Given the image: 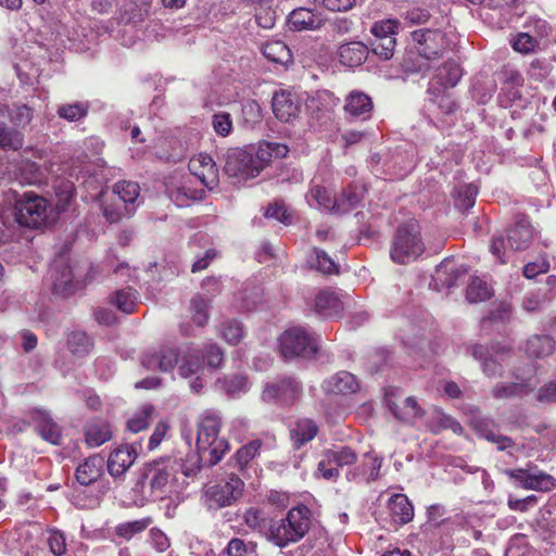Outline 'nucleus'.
<instances>
[{
  "instance_id": "62",
  "label": "nucleus",
  "mask_w": 556,
  "mask_h": 556,
  "mask_svg": "<svg viewBox=\"0 0 556 556\" xmlns=\"http://www.w3.org/2000/svg\"><path fill=\"white\" fill-rule=\"evenodd\" d=\"M75 197L74 187L71 182H63L56 191V210L66 212Z\"/></svg>"
},
{
  "instance_id": "29",
  "label": "nucleus",
  "mask_w": 556,
  "mask_h": 556,
  "mask_svg": "<svg viewBox=\"0 0 556 556\" xmlns=\"http://www.w3.org/2000/svg\"><path fill=\"white\" fill-rule=\"evenodd\" d=\"M387 405L396 419L406 424H412L424 415V410L413 396L406 397L403 406H400L391 399H387Z\"/></svg>"
},
{
  "instance_id": "21",
  "label": "nucleus",
  "mask_w": 556,
  "mask_h": 556,
  "mask_svg": "<svg viewBox=\"0 0 556 556\" xmlns=\"http://www.w3.org/2000/svg\"><path fill=\"white\" fill-rule=\"evenodd\" d=\"M167 194L177 206L186 207L192 202L204 199L205 190L193 187L192 181L187 179L179 185H170L167 187Z\"/></svg>"
},
{
  "instance_id": "32",
  "label": "nucleus",
  "mask_w": 556,
  "mask_h": 556,
  "mask_svg": "<svg viewBox=\"0 0 556 556\" xmlns=\"http://www.w3.org/2000/svg\"><path fill=\"white\" fill-rule=\"evenodd\" d=\"M94 345L93 339L85 331L75 330L67 334L66 346L71 354L84 358L90 354Z\"/></svg>"
},
{
  "instance_id": "12",
  "label": "nucleus",
  "mask_w": 556,
  "mask_h": 556,
  "mask_svg": "<svg viewBox=\"0 0 556 556\" xmlns=\"http://www.w3.org/2000/svg\"><path fill=\"white\" fill-rule=\"evenodd\" d=\"M224 170L229 177L243 180L257 176L252 167V152L240 148H231L227 151Z\"/></svg>"
},
{
  "instance_id": "55",
  "label": "nucleus",
  "mask_w": 556,
  "mask_h": 556,
  "mask_svg": "<svg viewBox=\"0 0 556 556\" xmlns=\"http://www.w3.org/2000/svg\"><path fill=\"white\" fill-rule=\"evenodd\" d=\"M112 303L119 311L130 314L136 306V293L131 289L117 290L112 298Z\"/></svg>"
},
{
  "instance_id": "44",
  "label": "nucleus",
  "mask_w": 556,
  "mask_h": 556,
  "mask_svg": "<svg viewBox=\"0 0 556 556\" xmlns=\"http://www.w3.org/2000/svg\"><path fill=\"white\" fill-rule=\"evenodd\" d=\"M18 238L17 226L12 220L8 208L0 205V245L17 240Z\"/></svg>"
},
{
  "instance_id": "4",
  "label": "nucleus",
  "mask_w": 556,
  "mask_h": 556,
  "mask_svg": "<svg viewBox=\"0 0 556 556\" xmlns=\"http://www.w3.org/2000/svg\"><path fill=\"white\" fill-rule=\"evenodd\" d=\"M13 206L7 207L12 220L20 228L39 229L46 225L49 215L48 201L35 192L25 191L20 194L11 190Z\"/></svg>"
},
{
  "instance_id": "16",
  "label": "nucleus",
  "mask_w": 556,
  "mask_h": 556,
  "mask_svg": "<svg viewBox=\"0 0 556 556\" xmlns=\"http://www.w3.org/2000/svg\"><path fill=\"white\" fill-rule=\"evenodd\" d=\"M366 188L362 184H351L342 192L333 198L331 212L336 214H346L358 206L364 199Z\"/></svg>"
},
{
  "instance_id": "8",
  "label": "nucleus",
  "mask_w": 556,
  "mask_h": 556,
  "mask_svg": "<svg viewBox=\"0 0 556 556\" xmlns=\"http://www.w3.org/2000/svg\"><path fill=\"white\" fill-rule=\"evenodd\" d=\"M244 491V482L235 473L226 480L207 485L203 492L204 504L208 510H218L233 505Z\"/></svg>"
},
{
  "instance_id": "39",
  "label": "nucleus",
  "mask_w": 556,
  "mask_h": 556,
  "mask_svg": "<svg viewBox=\"0 0 556 556\" xmlns=\"http://www.w3.org/2000/svg\"><path fill=\"white\" fill-rule=\"evenodd\" d=\"M155 407L152 404H143L127 421V429L132 433H138L147 429L153 421Z\"/></svg>"
},
{
  "instance_id": "48",
  "label": "nucleus",
  "mask_w": 556,
  "mask_h": 556,
  "mask_svg": "<svg viewBox=\"0 0 556 556\" xmlns=\"http://www.w3.org/2000/svg\"><path fill=\"white\" fill-rule=\"evenodd\" d=\"M114 193L126 204H135L140 194V187L135 181L121 180L113 187Z\"/></svg>"
},
{
  "instance_id": "17",
  "label": "nucleus",
  "mask_w": 556,
  "mask_h": 556,
  "mask_svg": "<svg viewBox=\"0 0 556 556\" xmlns=\"http://www.w3.org/2000/svg\"><path fill=\"white\" fill-rule=\"evenodd\" d=\"M271 106L275 116L285 123L295 118L300 113L296 96L286 90L275 92Z\"/></svg>"
},
{
  "instance_id": "53",
  "label": "nucleus",
  "mask_w": 556,
  "mask_h": 556,
  "mask_svg": "<svg viewBox=\"0 0 556 556\" xmlns=\"http://www.w3.org/2000/svg\"><path fill=\"white\" fill-rule=\"evenodd\" d=\"M554 485L555 479L551 475H547L543 471L532 472L529 470V476L525 488L529 490L548 491Z\"/></svg>"
},
{
  "instance_id": "57",
  "label": "nucleus",
  "mask_w": 556,
  "mask_h": 556,
  "mask_svg": "<svg viewBox=\"0 0 556 556\" xmlns=\"http://www.w3.org/2000/svg\"><path fill=\"white\" fill-rule=\"evenodd\" d=\"M396 38H388L380 41H370L371 51L380 60L388 61L394 55Z\"/></svg>"
},
{
  "instance_id": "30",
  "label": "nucleus",
  "mask_w": 556,
  "mask_h": 556,
  "mask_svg": "<svg viewBox=\"0 0 556 556\" xmlns=\"http://www.w3.org/2000/svg\"><path fill=\"white\" fill-rule=\"evenodd\" d=\"M318 433L317 424L309 418H300L290 430V438L296 448L312 441Z\"/></svg>"
},
{
  "instance_id": "20",
  "label": "nucleus",
  "mask_w": 556,
  "mask_h": 556,
  "mask_svg": "<svg viewBox=\"0 0 556 556\" xmlns=\"http://www.w3.org/2000/svg\"><path fill=\"white\" fill-rule=\"evenodd\" d=\"M372 110L371 98L363 91L353 90L345 98L344 111L352 118L367 121L370 118Z\"/></svg>"
},
{
  "instance_id": "35",
  "label": "nucleus",
  "mask_w": 556,
  "mask_h": 556,
  "mask_svg": "<svg viewBox=\"0 0 556 556\" xmlns=\"http://www.w3.org/2000/svg\"><path fill=\"white\" fill-rule=\"evenodd\" d=\"M465 274V268L455 267L450 258H445L435 267L434 279L451 289L457 285V279Z\"/></svg>"
},
{
  "instance_id": "5",
  "label": "nucleus",
  "mask_w": 556,
  "mask_h": 556,
  "mask_svg": "<svg viewBox=\"0 0 556 556\" xmlns=\"http://www.w3.org/2000/svg\"><path fill=\"white\" fill-rule=\"evenodd\" d=\"M426 250L421 236V227L415 219L400 225L393 236L390 257L401 265L416 261Z\"/></svg>"
},
{
  "instance_id": "15",
  "label": "nucleus",
  "mask_w": 556,
  "mask_h": 556,
  "mask_svg": "<svg viewBox=\"0 0 556 556\" xmlns=\"http://www.w3.org/2000/svg\"><path fill=\"white\" fill-rule=\"evenodd\" d=\"M29 422L35 425V431L47 442L59 445L61 444V430L50 415L41 409L34 408L28 413Z\"/></svg>"
},
{
  "instance_id": "31",
  "label": "nucleus",
  "mask_w": 556,
  "mask_h": 556,
  "mask_svg": "<svg viewBox=\"0 0 556 556\" xmlns=\"http://www.w3.org/2000/svg\"><path fill=\"white\" fill-rule=\"evenodd\" d=\"M321 22V18L305 8L293 10L288 18L290 28L296 31L320 28Z\"/></svg>"
},
{
  "instance_id": "59",
  "label": "nucleus",
  "mask_w": 556,
  "mask_h": 556,
  "mask_svg": "<svg viewBox=\"0 0 556 556\" xmlns=\"http://www.w3.org/2000/svg\"><path fill=\"white\" fill-rule=\"evenodd\" d=\"M181 351L175 348H162L159 351L160 370L170 371L179 363Z\"/></svg>"
},
{
  "instance_id": "36",
  "label": "nucleus",
  "mask_w": 556,
  "mask_h": 556,
  "mask_svg": "<svg viewBox=\"0 0 556 556\" xmlns=\"http://www.w3.org/2000/svg\"><path fill=\"white\" fill-rule=\"evenodd\" d=\"M311 268L316 269L323 275H338L339 264H337L327 252L321 249L313 248L307 258Z\"/></svg>"
},
{
  "instance_id": "34",
  "label": "nucleus",
  "mask_w": 556,
  "mask_h": 556,
  "mask_svg": "<svg viewBox=\"0 0 556 556\" xmlns=\"http://www.w3.org/2000/svg\"><path fill=\"white\" fill-rule=\"evenodd\" d=\"M518 380L517 382L509 383H496L491 394L496 400H509L514 397L522 396L528 392L529 383L526 379H520L516 374H513Z\"/></svg>"
},
{
  "instance_id": "28",
  "label": "nucleus",
  "mask_w": 556,
  "mask_h": 556,
  "mask_svg": "<svg viewBox=\"0 0 556 556\" xmlns=\"http://www.w3.org/2000/svg\"><path fill=\"white\" fill-rule=\"evenodd\" d=\"M195 163H199L202 167L201 172H194V175L201 180V182L208 189L212 190L218 185V169L213 157L208 154H200L194 161H191L190 167L195 169Z\"/></svg>"
},
{
  "instance_id": "46",
  "label": "nucleus",
  "mask_w": 556,
  "mask_h": 556,
  "mask_svg": "<svg viewBox=\"0 0 556 556\" xmlns=\"http://www.w3.org/2000/svg\"><path fill=\"white\" fill-rule=\"evenodd\" d=\"M220 336L231 345H237L244 337L243 324L238 319H227L220 324Z\"/></svg>"
},
{
  "instance_id": "40",
  "label": "nucleus",
  "mask_w": 556,
  "mask_h": 556,
  "mask_svg": "<svg viewBox=\"0 0 556 556\" xmlns=\"http://www.w3.org/2000/svg\"><path fill=\"white\" fill-rule=\"evenodd\" d=\"M478 194V187L473 184L459 185L454 192V205L458 211L467 212L473 207Z\"/></svg>"
},
{
  "instance_id": "41",
  "label": "nucleus",
  "mask_w": 556,
  "mask_h": 556,
  "mask_svg": "<svg viewBox=\"0 0 556 556\" xmlns=\"http://www.w3.org/2000/svg\"><path fill=\"white\" fill-rule=\"evenodd\" d=\"M16 178L22 185H37L43 179L40 166L29 160H23L15 172Z\"/></svg>"
},
{
  "instance_id": "7",
  "label": "nucleus",
  "mask_w": 556,
  "mask_h": 556,
  "mask_svg": "<svg viewBox=\"0 0 556 556\" xmlns=\"http://www.w3.org/2000/svg\"><path fill=\"white\" fill-rule=\"evenodd\" d=\"M281 355L287 361L312 359L319 350L317 337L302 327L286 330L279 338Z\"/></svg>"
},
{
  "instance_id": "43",
  "label": "nucleus",
  "mask_w": 556,
  "mask_h": 556,
  "mask_svg": "<svg viewBox=\"0 0 556 556\" xmlns=\"http://www.w3.org/2000/svg\"><path fill=\"white\" fill-rule=\"evenodd\" d=\"M493 292L486 281L479 277H472L466 289V298L470 303L489 300Z\"/></svg>"
},
{
  "instance_id": "25",
  "label": "nucleus",
  "mask_w": 556,
  "mask_h": 556,
  "mask_svg": "<svg viewBox=\"0 0 556 556\" xmlns=\"http://www.w3.org/2000/svg\"><path fill=\"white\" fill-rule=\"evenodd\" d=\"M85 442L89 447H98L112 438L111 426L102 419H91L84 427Z\"/></svg>"
},
{
  "instance_id": "47",
  "label": "nucleus",
  "mask_w": 556,
  "mask_h": 556,
  "mask_svg": "<svg viewBox=\"0 0 556 556\" xmlns=\"http://www.w3.org/2000/svg\"><path fill=\"white\" fill-rule=\"evenodd\" d=\"M273 518H265L262 513L256 508H249L244 514V521L249 528L257 531L263 538H267L268 528L270 527Z\"/></svg>"
},
{
  "instance_id": "1",
  "label": "nucleus",
  "mask_w": 556,
  "mask_h": 556,
  "mask_svg": "<svg viewBox=\"0 0 556 556\" xmlns=\"http://www.w3.org/2000/svg\"><path fill=\"white\" fill-rule=\"evenodd\" d=\"M410 39L400 63L405 73H428L452 51V40L440 28L415 29L410 33Z\"/></svg>"
},
{
  "instance_id": "51",
  "label": "nucleus",
  "mask_w": 556,
  "mask_h": 556,
  "mask_svg": "<svg viewBox=\"0 0 556 556\" xmlns=\"http://www.w3.org/2000/svg\"><path fill=\"white\" fill-rule=\"evenodd\" d=\"M263 442L261 440H253L245 445L241 446L235 454V460L240 470L258 454Z\"/></svg>"
},
{
  "instance_id": "60",
  "label": "nucleus",
  "mask_w": 556,
  "mask_h": 556,
  "mask_svg": "<svg viewBox=\"0 0 556 556\" xmlns=\"http://www.w3.org/2000/svg\"><path fill=\"white\" fill-rule=\"evenodd\" d=\"M510 42L515 51L523 54L534 52L539 46V40L528 33H519Z\"/></svg>"
},
{
  "instance_id": "22",
  "label": "nucleus",
  "mask_w": 556,
  "mask_h": 556,
  "mask_svg": "<svg viewBox=\"0 0 556 556\" xmlns=\"http://www.w3.org/2000/svg\"><path fill=\"white\" fill-rule=\"evenodd\" d=\"M337 54L342 65L357 67L367 60L369 48L362 41H349L338 48Z\"/></svg>"
},
{
  "instance_id": "2",
  "label": "nucleus",
  "mask_w": 556,
  "mask_h": 556,
  "mask_svg": "<svg viewBox=\"0 0 556 556\" xmlns=\"http://www.w3.org/2000/svg\"><path fill=\"white\" fill-rule=\"evenodd\" d=\"M176 473L177 464H170V460H155L146 464L139 470L134 490L140 493L142 501L162 500L172 491Z\"/></svg>"
},
{
  "instance_id": "23",
  "label": "nucleus",
  "mask_w": 556,
  "mask_h": 556,
  "mask_svg": "<svg viewBox=\"0 0 556 556\" xmlns=\"http://www.w3.org/2000/svg\"><path fill=\"white\" fill-rule=\"evenodd\" d=\"M288 153V148L285 144L274 142H261L255 151L252 153V167L258 175L273 157H283Z\"/></svg>"
},
{
  "instance_id": "26",
  "label": "nucleus",
  "mask_w": 556,
  "mask_h": 556,
  "mask_svg": "<svg viewBox=\"0 0 556 556\" xmlns=\"http://www.w3.org/2000/svg\"><path fill=\"white\" fill-rule=\"evenodd\" d=\"M314 311L320 317L331 318L340 314L342 302L334 292L321 290L315 296Z\"/></svg>"
},
{
  "instance_id": "18",
  "label": "nucleus",
  "mask_w": 556,
  "mask_h": 556,
  "mask_svg": "<svg viewBox=\"0 0 556 556\" xmlns=\"http://www.w3.org/2000/svg\"><path fill=\"white\" fill-rule=\"evenodd\" d=\"M105 460L99 454H93L80 463L75 470L76 481L84 486L98 481L104 472Z\"/></svg>"
},
{
  "instance_id": "11",
  "label": "nucleus",
  "mask_w": 556,
  "mask_h": 556,
  "mask_svg": "<svg viewBox=\"0 0 556 556\" xmlns=\"http://www.w3.org/2000/svg\"><path fill=\"white\" fill-rule=\"evenodd\" d=\"M50 276L54 293L61 296L73 294L81 285V281L64 258L54 261L50 268Z\"/></svg>"
},
{
  "instance_id": "38",
  "label": "nucleus",
  "mask_w": 556,
  "mask_h": 556,
  "mask_svg": "<svg viewBox=\"0 0 556 556\" xmlns=\"http://www.w3.org/2000/svg\"><path fill=\"white\" fill-rule=\"evenodd\" d=\"M555 342L549 336H533L526 343V353L530 357L542 358L553 353Z\"/></svg>"
},
{
  "instance_id": "58",
  "label": "nucleus",
  "mask_w": 556,
  "mask_h": 556,
  "mask_svg": "<svg viewBox=\"0 0 556 556\" xmlns=\"http://www.w3.org/2000/svg\"><path fill=\"white\" fill-rule=\"evenodd\" d=\"M205 457V454H193L188 457L186 462H182V459H174L170 460V464H177V471L181 470V472L186 477H192L195 476L200 469V462Z\"/></svg>"
},
{
  "instance_id": "13",
  "label": "nucleus",
  "mask_w": 556,
  "mask_h": 556,
  "mask_svg": "<svg viewBox=\"0 0 556 556\" xmlns=\"http://www.w3.org/2000/svg\"><path fill=\"white\" fill-rule=\"evenodd\" d=\"M536 233L529 217L520 214L516 216L514 224L507 228V243L514 251H523L531 245Z\"/></svg>"
},
{
  "instance_id": "10",
  "label": "nucleus",
  "mask_w": 556,
  "mask_h": 556,
  "mask_svg": "<svg viewBox=\"0 0 556 556\" xmlns=\"http://www.w3.org/2000/svg\"><path fill=\"white\" fill-rule=\"evenodd\" d=\"M302 394V383L293 376L282 375L264 384L262 400L280 406H291Z\"/></svg>"
},
{
  "instance_id": "63",
  "label": "nucleus",
  "mask_w": 556,
  "mask_h": 556,
  "mask_svg": "<svg viewBox=\"0 0 556 556\" xmlns=\"http://www.w3.org/2000/svg\"><path fill=\"white\" fill-rule=\"evenodd\" d=\"M255 13V21L257 25L264 29H271L276 23V12L270 7H257Z\"/></svg>"
},
{
  "instance_id": "6",
  "label": "nucleus",
  "mask_w": 556,
  "mask_h": 556,
  "mask_svg": "<svg viewBox=\"0 0 556 556\" xmlns=\"http://www.w3.org/2000/svg\"><path fill=\"white\" fill-rule=\"evenodd\" d=\"M220 417L213 412H206L199 425L197 447L199 453L208 454V466L216 465L228 450V442L218 437Z\"/></svg>"
},
{
  "instance_id": "56",
  "label": "nucleus",
  "mask_w": 556,
  "mask_h": 556,
  "mask_svg": "<svg viewBox=\"0 0 556 556\" xmlns=\"http://www.w3.org/2000/svg\"><path fill=\"white\" fill-rule=\"evenodd\" d=\"M471 427L479 437L486 441L494 439V434L497 432L495 422L490 418L473 417Z\"/></svg>"
},
{
  "instance_id": "24",
  "label": "nucleus",
  "mask_w": 556,
  "mask_h": 556,
  "mask_svg": "<svg viewBox=\"0 0 556 556\" xmlns=\"http://www.w3.org/2000/svg\"><path fill=\"white\" fill-rule=\"evenodd\" d=\"M388 509L392 522L395 526H403L414 518V507L405 494H394L388 501Z\"/></svg>"
},
{
  "instance_id": "54",
  "label": "nucleus",
  "mask_w": 556,
  "mask_h": 556,
  "mask_svg": "<svg viewBox=\"0 0 556 556\" xmlns=\"http://www.w3.org/2000/svg\"><path fill=\"white\" fill-rule=\"evenodd\" d=\"M210 303L201 295H195L191 299L192 320L199 326L203 327L208 320Z\"/></svg>"
},
{
  "instance_id": "37",
  "label": "nucleus",
  "mask_w": 556,
  "mask_h": 556,
  "mask_svg": "<svg viewBox=\"0 0 556 556\" xmlns=\"http://www.w3.org/2000/svg\"><path fill=\"white\" fill-rule=\"evenodd\" d=\"M263 55L270 62L287 65L292 62V53L289 47L281 40L265 43L262 48Z\"/></svg>"
},
{
  "instance_id": "9",
  "label": "nucleus",
  "mask_w": 556,
  "mask_h": 556,
  "mask_svg": "<svg viewBox=\"0 0 556 556\" xmlns=\"http://www.w3.org/2000/svg\"><path fill=\"white\" fill-rule=\"evenodd\" d=\"M467 353L480 363L482 372L489 378L502 377L504 362L510 356V348L498 342L490 345L473 344L467 348Z\"/></svg>"
},
{
  "instance_id": "14",
  "label": "nucleus",
  "mask_w": 556,
  "mask_h": 556,
  "mask_svg": "<svg viewBox=\"0 0 556 556\" xmlns=\"http://www.w3.org/2000/svg\"><path fill=\"white\" fill-rule=\"evenodd\" d=\"M137 456V450L132 445L124 444L113 450L105 463L110 476L115 481H123Z\"/></svg>"
},
{
  "instance_id": "33",
  "label": "nucleus",
  "mask_w": 556,
  "mask_h": 556,
  "mask_svg": "<svg viewBox=\"0 0 556 556\" xmlns=\"http://www.w3.org/2000/svg\"><path fill=\"white\" fill-rule=\"evenodd\" d=\"M203 369V361L201 352L198 349L188 348L181 351V355L178 363V374L182 378H189L193 375H198Z\"/></svg>"
},
{
  "instance_id": "3",
  "label": "nucleus",
  "mask_w": 556,
  "mask_h": 556,
  "mask_svg": "<svg viewBox=\"0 0 556 556\" xmlns=\"http://www.w3.org/2000/svg\"><path fill=\"white\" fill-rule=\"evenodd\" d=\"M311 528V510L302 505L291 508L286 517L273 518L266 540L279 548L301 541Z\"/></svg>"
},
{
  "instance_id": "52",
  "label": "nucleus",
  "mask_w": 556,
  "mask_h": 556,
  "mask_svg": "<svg viewBox=\"0 0 556 556\" xmlns=\"http://www.w3.org/2000/svg\"><path fill=\"white\" fill-rule=\"evenodd\" d=\"M23 146V136L20 131L10 129L4 124H0V148L17 151Z\"/></svg>"
},
{
  "instance_id": "49",
  "label": "nucleus",
  "mask_w": 556,
  "mask_h": 556,
  "mask_svg": "<svg viewBox=\"0 0 556 556\" xmlns=\"http://www.w3.org/2000/svg\"><path fill=\"white\" fill-rule=\"evenodd\" d=\"M399 27L400 22L396 20H383L376 22L370 29V33L374 36L371 41H380L395 37L397 35Z\"/></svg>"
},
{
  "instance_id": "61",
  "label": "nucleus",
  "mask_w": 556,
  "mask_h": 556,
  "mask_svg": "<svg viewBox=\"0 0 556 556\" xmlns=\"http://www.w3.org/2000/svg\"><path fill=\"white\" fill-rule=\"evenodd\" d=\"M212 127L216 135L227 137L232 131V119L229 113L218 112L212 116Z\"/></svg>"
},
{
  "instance_id": "64",
  "label": "nucleus",
  "mask_w": 556,
  "mask_h": 556,
  "mask_svg": "<svg viewBox=\"0 0 556 556\" xmlns=\"http://www.w3.org/2000/svg\"><path fill=\"white\" fill-rule=\"evenodd\" d=\"M402 16L408 25H424L431 18L429 11L422 8H412L404 12Z\"/></svg>"
},
{
  "instance_id": "42",
  "label": "nucleus",
  "mask_w": 556,
  "mask_h": 556,
  "mask_svg": "<svg viewBox=\"0 0 556 556\" xmlns=\"http://www.w3.org/2000/svg\"><path fill=\"white\" fill-rule=\"evenodd\" d=\"M151 518H142L122 522L114 528V533L116 536L129 541L137 534L142 533L151 525Z\"/></svg>"
},
{
  "instance_id": "27",
  "label": "nucleus",
  "mask_w": 556,
  "mask_h": 556,
  "mask_svg": "<svg viewBox=\"0 0 556 556\" xmlns=\"http://www.w3.org/2000/svg\"><path fill=\"white\" fill-rule=\"evenodd\" d=\"M381 465V457H378L374 452H367L364 454L363 463L353 471H349L346 477L349 480H356L364 477L367 482L376 481L379 478Z\"/></svg>"
},
{
  "instance_id": "50",
  "label": "nucleus",
  "mask_w": 556,
  "mask_h": 556,
  "mask_svg": "<svg viewBox=\"0 0 556 556\" xmlns=\"http://www.w3.org/2000/svg\"><path fill=\"white\" fill-rule=\"evenodd\" d=\"M325 456L329 465H336L337 467L352 465L357 458L356 453L349 446H343L339 450H328Z\"/></svg>"
},
{
  "instance_id": "19",
  "label": "nucleus",
  "mask_w": 556,
  "mask_h": 556,
  "mask_svg": "<svg viewBox=\"0 0 556 556\" xmlns=\"http://www.w3.org/2000/svg\"><path fill=\"white\" fill-rule=\"evenodd\" d=\"M323 390L327 394L348 395L359 389L356 377L345 370H341L323 382Z\"/></svg>"
},
{
  "instance_id": "45",
  "label": "nucleus",
  "mask_w": 556,
  "mask_h": 556,
  "mask_svg": "<svg viewBox=\"0 0 556 556\" xmlns=\"http://www.w3.org/2000/svg\"><path fill=\"white\" fill-rule=\"evenodd\" d=\"M89 108L88 102L66 103L60 105L56 113L67 122H78L87 116Z\"/></svg>"
}]
</instances>
